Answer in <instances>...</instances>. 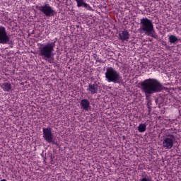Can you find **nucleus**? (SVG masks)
Returning <instances> with one entry per match:
<instances>
[{
    "label": "nucleus",
    "mask_w": 181,
    "mask_h": 181,
    "mask_svg": "<svg viewBox=\"0 0 181 181\" xmlns=\"http://www.w3.org/2000/svg\"><path fill=\"white\" fill-rule=\"evenodd\" d=\"M141 87L146 97L155 93H160L163 90L162 83L155 78L146 79L141 83Z\"/></svg>",
    "instance_id": "nucleus-1"
},
{
    "label": "nucleus",
    "mask_w": 181,
    "mask_h": 181,
    "mask_svg": "<svg viewBox=\"0 0 181 181\" xmlns=\"http://www.w3.org/2000/svg\"><path fill=\"white\" fill-rule=\"evenodd\" d=\"M54 47H56V42L47 43L46 45L42 44L38 48L39 49V56L46 60L48 63H52V58L54 56L53 52H54Z\"/></svg>",
    "instance_id": "nucleus-2"
},
{
    "label": "nucleus",
    "mask_w": 181,
    "mask_h": 181,
    "mask_svg": "<svg viewBox=\"0 0 181 181\" xmlns=\"http://www.w3.org/2000/svg\"><path fill=\"white\" fill-rule=\"evenodd\" d=\"M139 30H141V32H144L147 36L158 39V35L156 34V32H155L153 23H152V20H149L148 18L140 19Z\"/></svg>",
    "instance_id": "nucleus-3"
},
{
    "label": "nucleus",
    "mask_w": 181,
    "mask_h": 181,
    "mask_svg": "<svg viewBox=\"0 0 181 181\" xmlns=\"http://www.w3.org/2000/svg\"><path fill=\"white\" fill-rule=\"evenodd\" d=\"M105 76L107 83H114V84H122L124 83L119 72L112 67H107L106 69Z\"/></svg>",
    "instance_id": "nucleus-4"
},
{
    "label": "nucleus",
    "mask_w": 181,
    "mask_h": 181,
    "mask_svg": "<svg viewBox=\"0 0 181 181\" xmlns=\"http://www.w3.org/2000/svg\"><path fill=\"white\" fill-rule=\"evenodd\" d=\"M42 136L48 144H54V145H57V143L54 141V134H53V129L52 127H43L42 128Z\"/></svg>",
    "instance_id": "nucleus-5"
},
{
    "label": "nucleus",
    "mask_w": 181,
    "mask_h": 181,
    "mask_svg": "<svg viewBox=\"0 0 181 181\" xmlns=\"http://www.w3.org/2000/svg\"><path fill=\"white\" fill-rule=\"evenodd\" d=\"M38 10L47 18H52V16L56 15V11L49 4H45L43 6H39Z\"/></svg>",
    "instance_id": "nucleus-6"
},
{
    "label": "nucleus",
    "mask_w": 181,
    "mask_h": 181,
    "mask_svg": "<svg viewBox=\"0 0 181 181\" xmlns=\"http://www.w3.org/2000/svg\"><path fill=\"white\" fill-rule=\"evenodd\" d=\"M175 141H176V139L175 138V135L173 134L167 135L163 139V148H164L167 151H168L169 149H172V148H173V144H175Z\"/></svg>",
    "instance_id": "nucleus-7"
},
{
    "label": "nucleus",
    "mask_w": 181,
    "mask_h": 181,
    "mask_svg": "<svg viewBox=\"0 0 181 181\" xmlns=\"http://www.w3.org/2000/svg\"><path fill=\"white\" fill-rule=\"evenodd\" d=\"M11 37L6 32L5 27L0 25V45H9L11 43Z\"/></svg>",
    "instance_id": "nucleus-8"
},
{
    "label": "nucleus",
    "mask_w": 181,
    "mask_h": 181,
    "mask_svg": "<svg viewBox=\"0 0 181 181\" xmlns=\"http://www.w3.org/2000/svg\"><path fill=\"white\" fill-rule=\"evenodd\" d=\"M86 90L91 94V95H94V94L100 93L101 86L97 83H89Z\"/></svg>",
    "instance_id": "nucleus-9"
},
{
    "label": "nucleus",
    "mask_w": 181,
    "mask_h": 181,
    "mask_svg": "<svg viewBox=\"0 0 181 181\" xmlns=\"http://www.w3.org/2000/svg\"><path fill=\"white\" fill-rule=\"evenodd\" d=\"M0 87L2 88L4 93H11V91H13V89L12 88V84L9 81H6V82L3 83Z\"/></svg>",
    "instance_id": "nucleus-10"
},
{
    "label": "nucleus",
    "mask_w": 181,
    "mask_h": 181,
    "mask_svg": "<svg viewBox=\"0 0 181 181\" xmlns=\"http://www.w3.org/2000/svg\"><path fill=\"white\" fill-rule=\"evenodd\" d=\"M80 105L81 109L84 111H90V110H91V105H90V100H88V99H82Z\"/></svg>",
    "instance_id": "nucleus-11"
},
{
    "label": "nucleus",
    "mask_w": 181,
    "mask_h": 181,
    "mask_svg": "<svg viewBox=\"0 0 181 181\" xmlns=\"http://www.w3.org/2000/svg\"><path fill=\"white\" fill-rule=\"evenodd\" d=\"M130 36L131 35H129V32H128L127 30H124L119 33V39L122 42H128V40H129Z\"/></svg>",
    "instance_id": "nucleus-12"
},
{
    "label": "nucleus",
    "mask_w": 181,
    "mask_h": 181,
    "mask_svg": "<svg viewBox=\"0 0 181 181\" xmlns=\"http://www.w3.org/2000/svg\"><path fill=\"white\" fill-rule=\"evenodd\" d=\"M77 4L78 8H81V6H83V8H86L87 11H93V8L90 6V4L84 2V0H75Z\"/></svg>",
    "instance_id": "nucleus-13"
},
{
    "label": "nucleus",
    "mask_w": 181,
    "mask_h": 181,
    "mask_svg": "<svg viewBox=\"0 0 181 181\" xmlns=\"http://www.w3.org/2000/svg\"><path fill=\"white\" fill-rule=\"evenodd\" d=\"M168 42H170L171 45H176V43L179 42V38L174 35H171L168 37Z\"/></svg>",
    "instance_id": "nucleus-14"
},
{
    "label": "nucleus",
    "mask_w": 181,
    "mask_h": 181,
    "mask_svg": "<svg viewBox=\"0 0 181 181\" xmlns=\"http://www.w3.org/2000/svg\"><path fill=\"white\" fill-rule=\"evenodd\" d=\"M138 131L139 132L143 133L146 132V124L141 123L138 126Z\"/></svg>",
    "instance_id": "nucleus-15"
},
{
    "label": "nucleus",
    "mask_w": 181,
    "mask_h": 181,
    "mask_svg": "<svg viewBox=\"0 0 181 181\" xmlns=\"http://www.w3.org/2000/svg\"><path fill=\"white\" fill-rule=\"evenodd\" d=\"M139 181H153V180L152 179V176L144 174L142 175Z\"/></svg>",
    "instance_id": "nucleus-16"
},
{
    "label": "nucleus",
    "mask_w": 181,
    "mask_h": 181,
    "mask_svg": "<svg viewBox=\"0 0 181 181\" xmlns=\"http://www.w3.org/2000/svg\"><path fill=\"white\" fill-rule=\"evenodd\" d=\"M95 62H97V63H103V59H101V58H100V57H97L96 58V59H95Z\"/></svg>",
    "instance_id": "nucleus-17"
},
{
    "label": "nucleus",
    "mask_w": 181,
    "mask_h": 181,
    "mask_svg": "<svg viewBox=\"0 0 181 181\" xmlns=\"http://www.w3.org/2000/svg\"><path fill=\"white\" fill-rule=\"evenodd\" d=\"M98 56L97 55V54H93V58L95 59V60H97Z\"/></svg>",
    "instance_id": "nucleus-18"
},
{
    "label": "nucleus",
    "mask_w": 181,
    "mask_h": 181,
    "mask_svg": "<svg viewBox=\"0 0 181 181\" xmlns=\"http://www.w3.org/2000/svg\"><path fill=\"white\" fill-rule=\"evenodd\" d=\"M148 114H151V107H148Z\"/></svg>",
    "instance_id": "nucleus-19"
},
{
    "label": "nucleus",
    "mask_w": 181,
    "mask_h": 181,
    "mask_svg": "<svg viewBox=\"0 0 181 181\" xmlns=\"http://www.w3.org/2000/svg\"><path fill=\"white\" fill-rule=\"evenodd\" d=\"M1 181H7L6 180H5V179H3V180H1Z\"/></svg>",
    "instance_id": "nucleus-20"
}]
</instances>
